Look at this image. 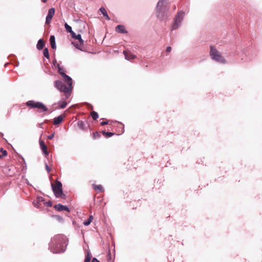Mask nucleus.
<instances>
[{
    "mask_svg": "<svg viewBox=\"0 0 262 262\" xmlns=\"http://www.w3.org/2000/svg\"><path fill=\"white\" fill-rule=\"evenodd\" d=\"M41 1H42V3H46L47 1V0H41Z\"/></svg>",
    "mask_w": 262,
    "mask_h": 262,
    "instance_id": "38",
    "label": "nucleus"
},
{
    "mask_svg": "<svg viewBox=\"0 0 262 262\" xmlns=\"http://www.w3.org/2000/svg\"><path fill=\"white\" fill-rule=\"evenodd\" d=\"M43 55L47 58H49V54L48 52V50L47 48H46L43 50Z\"/></svg>",
    "mask_w": 262,
    "mask_h": 262,
    "instance_id": "27",
    "label": "nucleus"
},
{
    "mask_svg": "<svg viewBox=\"0 0 262 262\" xmlns=\"http://www.w3.org/2000/svg\"><path fill=\"white\" fill-rule=\"evenodd\" d=\"M71 35H72V38L78 40L79 42H81V43H84V41L82 40V39L81 38V36L80 34H76L74 32H72Z\"/></svg>",
    "mask_w": 262,
    "mask_h": 262,
    "instance_id": "12",
    "label": "nucleus"
},
{
    "mask_svg": "<svg viewBox=\"0 0 262 262\" xmlns=\"http://www.w3.org/2000/svg\"><path fill=\"white\" fill-rule=\"evenodd\" d=\"M94 188L96 190H98V191H102V190H103V188H102V186L100 185H94Z\"/></svg>",
    "mask_w": 262,
    "mask_h": 262,
    "instance_id": "26",
    "label": "nucleus"
},
{
    "mask_svg": "<svg viewBox=\"0 0 262 262\" xmlns=\"http://www.w3.org/2000/svg\"><path fill=\"white\" fill-rule=\"evenodd\" d=\"M54 208L55 209H56L57 211H61L62 210H66V211L69 212V209L66 206H63L60 204L56 205L54 206Z\"/></svg>",
    "mask_w": 262,
    "mask_h": 262,
    "instance_id": "11",
    "label": "nucleus"
},
{
    "mask_svg": "<svg viewBox=\"0 0 262 262\" xmlns=\"http://www.w3.org/2000/svg\"><path fill=\"white\" fill-rule=\"evenodd\" d=\"M7 152L6 150H4L3 148H1L0 149V158L5 157L7 155Z\"/></svg>",
    "mask_w": 262,
    "mask_h": 262,
    "instance_id": "23",
    "label": "nucleus"
},
{
    "mask_svg": "<svg viewBox=\"0 0 262 262\" xmlns=\"http://www.w3.org/2000/svg\"><path fill=\"white\" fill-rule=\"evenodd\" d=\"M39 145L41 149L42 150L43 153L46 156H48L49 155V152L47 150V147L43 142V141H39Z\"/></svg>",
    "mask_w": 262,
    "mask_h": 262,
    "instance_id": "10",
    "label": "nucleus"
},
{
    "mask_svg": "<svg viewBox=\"0 0 262 262\" xmlns=\"http://www.w3.org/2000/svg\"><path fill=\"white\" fill-rule=\"evenodd\" d=\"M51 186L52 190L56 197L63 198L64 195L62 193L61 183L58 181H56L55 185L51 184Z\"/></svg>",
    "mask_w": 262,
    "mask_h": 262,
    "instance_id": "5",
    "label": "nucleus"
},
{
    "mask_svg": "<svg viewBox=\"0 0 262 262\" xmlns=\"http://www.w3.org/2000/svg\"><path fill=\"white\" fill-rule=\"evenodd\" d=\"M102 134L105 136L106 137H112L114 134L111 132H106L105 131H102Z\"/></svg>",
    "mask_w": 262,
    "mask_h": 262,
    "instance_id": "25",
    "label": "nucleus"
},
{
    "mask_svg": "<svg viewBox=\"0 0 262 262\" xmlns=\"http://www.w3.org/2000/svg\"><path fill=\"white\" fill-rule=\"evenodd\" d=\"M55 217L56 218V219L57 220H58V221H59V222H62V220H63V219H62V217H61L60 216H58V215H56V216H55Z\"/></svg>",
    "mask_w": 262,
    "mask_h": 262,
    "instance_id": "31",
    "label": "nucleus"
},
{
    "mask_svg": "<svg viewBox=\"0 0 262 262\" xmlns=\"http://www.w3.org/2000/svg\"><path fill=\"white\" fill-rule=\"evenodd\" d=\"M210 54L213 60L222 63H225L226 62L224 57L221 55V53L214 47H210Z\"/></svg>",
    "mask_w": 262,
    "mask_h": 262,
    "instance_id": "4",
    "label": "nucleus"
},
{
    "mask_svg": "<svg viewBox=\"0 0 262 262\" xmlns=\"http://www.w3.org/2000/svg\"><path fill=\"white\" fill-rule=\"evenodd\" d=\"M58 104L61 108L66 107L67 105V103L64 100L58 102Z\"/></svg>",
    "mask_w": 262,
    "mask_h": 262,
    "instance_id": "21",
    "label": "nucleus"
},
{
    "mask_svg": "<svg viewBox=\"0 0 262 262\" xmlns=\"http://www.w3.org/2000/svg\"><path fill=\"white\" fill-rule=\"evenodd\" d=\"M43 199L42 197H38L36 202L33 203L34 206L37 208H39L40 206V203L43 202Z\"/></svg>",
    "mask_w": 262,
    "mask_h": 262,
    "instance_id": "14",
    "label": "nucleus"
},
{
    "mask_svg": "<svg viewBox=\"0 0 262 262\" xmlns=\"http://www.w3.org/2000/svg\"><path fill=\"white\" fill-rule=\"evenodd\" d=\"M26 104L27 106L32 108H37L40 112H46L47 110L46 106L41 102H35L31 100L27 102Z\"/></svg>",
    "mask_w": 262,
    "mask_h": 262,
    "instance_id": "7",
    "label": "nucleus"
},
{
    "mask_svg": "<svg viewBox=\"0 0 262 262\" xmlns=\"http://www.w3.org/2000/svg\"><path fill=\"white\" fill-rule=\"evenodd\" d=\"M116 31L119 33H126L125 28L123 25H118L116 27Z\"/></svg>",
    "mask_w": 262,
    "mask_h": 262,
    "instance_id": "13",
    "label": "nucleus"
},
{
    "mask_svg": "<svg viewBox=\"0 0 262 262\" xmlns=\"http://www.w3.org/2000/svg\"><path fill=\"white\" fill-rule=\"evenodd\" d=\"M46 170H47L48 172L50 171V169L49 167L48 166V165H46Z\"/></svg>",
    "mask_w": 262,
    "mask_h": 262,
    "instance_id": "37",
    "label": "nucleus"
},
{
    "mask_svg": "<svg viewBox=\"0 0 262 262\" xmlns=\"http://www.w3.org/2000/svg\"><path fill=\"white\" fill-rule=\"evenodd\" d=\"M93 220V217L92 215H91V216H90L89 218L88 219L87 221H84L83 222V224L85 226H88L91 224V223L92 222Z\"/></svg>",
    "mask_w": 262,
    "mask_h": 262,
    "instance_id": "20",
    "label": "nucleus"
},
{
    "mask_svg": "<svg viewBox=\"0 0 262 262\" xmlns=\"http://www.w3.org/2000/svg\"><path fill=\"white\" fill-rule=\"evenodd\" d=\"M101 136L100 133L98 132H95L93 133V138L94 139H97L100 138Z\"/></svg>",
    "mask_w": 262,
    "mask_h": 262,
    "instance_id": "28",
    "label": "nucleus"
},
{
    "mask_svg": "<svg viewBox=\"0 0 262 262\" xmlns=\"http://www.w3.org/2000/svg\"><path fill=\"white\" fill-rule=\"evenodd\" d=\"M184 15V12L182 11H179L178 13V14L176 16L174 23L171 27L172 30L177 29L179 27L183 19Z\"/></svg>",
    "mask_w": 262,
    "mask_h": 262,
    "instance_id": "6",
    "label": "nucleus"
},
{
    "mask_svg": "<svg viewBox=\"0 0 262 262\" xmlns=\"http://www.w3.org/2000/svg\"><path fill=\"white\" fill-rule=\"evenodd\" d=\"M99 10L101 12V13L103 15V16H105L107 19H108V20L110 19V18L108 16V15H107V12L104 7H101L100 8Z\"/></svg>",
    "mask_w": 262,
    "mask_h": 262,
    "instance_id": "17",
    "label": "nucleus"
},
{
    "mask_svg": "<svg viewBox=\"0 0 262 262\" xmlns=\"http://www.w3.org/2000/svg\"><path fill=\"white\" fill-rule=\"evenodd\" d=\"M168 4V3L167 0L159 1L156 8V15L158 18L162 19L164 11L166 9Z\"/></svg>",
    "mask_w": 262,
    "mask_h": 262,
    "instance_id": "3",
    "label": "nucleus"
},
{
    "mask_svg": "<svg viewBox=\"0 0 262 262\" xmlns=\"http://www.w3.org/2000/svg\"><path fill=\"white\" fill-rule=\"evenodd\" d=\"M91 115L94 120H97L98 118V114L97 112L93 111L91 113Z\"/></svg>",
    "mask_w": 262,
    "mask_h": 262,
    "instance_id": "22",
    "label": "nucleus"
},
{
    "mask_svg": "<svg viewBox=\"0 0 262 262\" xmlns=\"http://www.w3.org/2000/svg\"><path fill=\"white\" fill-rule=\"evenodd\" d=\"M45 46L44 41L42 39H39L37 44V48L38 50L42 49Z\"/></svg>",
    "mask_w": 262,
    "mask_h": 262,
    "instance_id": "18",
    "label": "nucleus"
},
{
    "mask_svg": "<svg viewBox=\"0 0 262 262\" xmlns=\"http://www.w3.org/2000/svg\"><path fill=\"white\" fill-rule=\"evenodd\" d=\"M58 72L64 79L68 86L63 84L62 81L57 80L54 82L55 87L60 92H63L64 93L66 97L68 98L70 96L73 89L72 78L66 75L62 68L59 67H58Z\"/></svg>",
    "mask_w": 262,
    "mask_h": 262,
    "instance_id": "1",
    "label": "nucleus"
},
{
    "mask_svg": "<svg viewBox=\"0 0 262 262\" xmlns=\"http://www.w3.org/2000/svg\"><path fill=\"white\" fill-rule=\"evenodd\" d=\"M108 124V122H107V121H103V122H101V125H106V124Z\"/></svg>",
    "mask_w": 262,
    "mask_h": 262,
    "instance_id": "35",
    "label": "nucleus"
},
{
    "mask_svg": "<svg viewBox=\"0 0 262 262\" xmlns=\"http://www.w3.org/2000/svg\"><path fill=\"white\" fill-rule=\"evenodd\" d=\"M72 43L77 49L82 50V47L83 45V43H81V42H79L78 43L72 42Z\"/></svg>",
    "mask_w": 262,
    "mask_h": 262,
    "instance_id": "19",
    "label": "nucleus"
},
{
    "mask_svg": "<svg viewBox=\"0 0 262 262\" xmlns=\"http://www.w3.org/2000/svg\"><path fill=\"white\" fill-rule=\"evenodd\" d=\"M64 27H65V28L68 32H69L71 34L72 33V32H73V31H72V27L71 26L68 25L67 23H65Z\"/></svg>",
    "mask_w": 262,
    "mask_h": 262,
    "instance_id": "24",
    "label": "nucleus"
},
{
    "mask_svg": "<svg viewBox=\"0 0 262 262\" xmlns=\"http://www.w3.org/2000/svg\"><path fill=\"white\" fill-rule=\"evenodd\" d=\"M63 120V117L61 116H58L54 119V124L58 125L60 124Z\"/></svg>",
    "mask_w": 262,
    "mask_h": 262,
    "instance_id": "16",
    "label": "nucleus"
},
{
    "mask_svg": "<svg viewBox=\"0 0 262 262\" xmlns=\"http://www.w3.org/2000/svg\"><path fill=\"white\" fill-rule=\"evenodd\" d=\"M171 50V48L170 47H168L166 49L167 52H170Z\"/></svg>",
    "mask_w": 262,
    "mask_h": 262,
    "instance_id": "34",
    "label": "nucleus"
},
{
    "mask_svg": "<svg viewBox=\"0 0 262 262\" xmlns=\"http://www.w3.org/2000/svg\"><path fill=\"white\" fill-rule=\"evenodd\" d=\"M123 53L126 60H129L136 58V56L129 51H124Z\"/></svg>",
    "mask_w": 262,
    "mask_h": 262,
    "instance_id": "9",
    "label": "nucleus"
},
{
    "mask_svg": "<svg viewBox=\"0 0 262 262\" xmlns=\"http://www.w3.org/2000/svg\"><path fill=\"white\" fill-rule=\"evenodd\" d=\"M78 124L80 127L82 128L83 127V122L82 121H79Z\"/></svg>",
    "mask_w": 262,
    "mask_h": 262,
    "instance_id": "32",
    "label": "nucleus"
},
{
    "mask_svg": "<svg viewBox=\"0 0 262 262\" xmlns=\"http://www.w3.org/2000/svg\"><path fill=\"white\" fill-rule=\"evenodd\" d=\"M91 262H100V261L96 258H93Z\"/></svg>",
    "mask_w": 262,
    "mask_h": 262,
    "instance_id": "36",
    "label": "nucleus"
},
{
    "mask_svg": "<svg viewBox=\"0 0 262 262\" xmlns=\"http://www.w3.org/2000/svg\"><path fill=\"white\" fill-rule=\"evenodd\" d=\"M55 12V8H52L48 10V14L46 19V24H49L51 22L52 19L54 15Z\"/></svg>",
    "mask_w": 262,
    "mask_h": 262,
    "instance_id": "8",
    "label": "nucleus"
},
{
    "mask_svg": "<svg viewBox=\"0 0 262 262\" xmlns=\"http://www.w3.org/2000/svg\"><path fill=\"white\" fill-rule=\"evenodd\" d=\"M43 204L45 205H46V206H47V207H51V206H52V203L50 201H48V202H44Z\"/></svg>",
    "mask_w": 262,
    "mask_h": 262,
    "instance_id": "30",
    "label": "nucleus"
},
{
    "mask_svg": "<svg viewBox=\"0 0 262 262\" xmlns=\"http://www.w3.org/2000/svg\"><path fill=\"white\" fill-rule=\"evenodd\" d=\"M67 238L63 235L55 236L51 241L49 248L54 253L63 252L66 250L67 245Z\"/></svg>",
    "mask_w": 262,
    "mask_h": 262,
    "instance_id": "2",
    "label": "nucleus"
},
{
    "mask_svg": "<svg viewBox=\"0 0 262 262\" xmlns=\"http://www.w3.org/2000/svg\"><path fill=\"white\" fill-rule=\"evenodd\" d=\"M54 137V134H53L48 136V138L50 140L52 139Z\"/></svg>",
    "mask_w": 262,
    "mask_h": 262,
    "instance_id": "33",
    "label": "nucleus"
},
{
    "mask_svg": "<svg viewBox=\"0 0 262 262\" xmlns=\"http://www.w3.org/2000/svg\"><path fill=\"white\" fill-rule=\"evenodd\" d=\"M91 256L89 253H88V255L84 259V262H90L91 260Z\"/></svg>",
    "mask_w": 262,
    "mask_h": 262,
    "instance_id": "29",
    "label": "nucleus"
},
{
    "mask_svg": "<svg viewBox=\"0 0 262 262\" xmlns=\"http://www.w3.org/2000/svg\"><path fill=\"white\" fill-rule=\"evenodd\" d=\"M50 42L51 44V46L52 49H54L56 48V43H55V38L54 36L52 35L50 37Z\"/></svg>",
    "mask_w": 262,
    "mask_h": 262,
    "instance_id": "15",
    "label": "nucleus"
}]
</instances>
